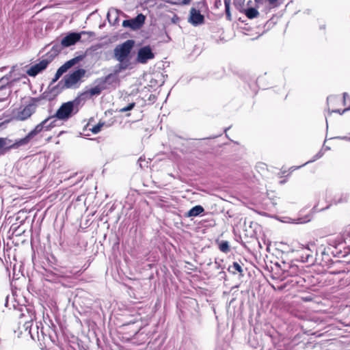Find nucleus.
<instances>
[{"label": "nucleus", "instance_id": "1", "mask_svg": "<svg viewBox=\"0 0 350 350\" xmlns=\"http://www.w3.org/2000/svg\"><path fill=\"white\" fill-rule=\"evenodd\" d=\"M332 307H329V336H336L338 338H329V350H346L349 344L343 340L346 338L344 335L345 330L344 327L346 325L344 324L338 318H335L334 316L338 314L340 308L338 307H334L333 310H331Z\"/></svg>", "mask_w": 350, "mask_h": 350}, {"label": "nucleus", "instance_id": "2", "mask_svg": "<svg viewBox=\"0 0 350 350\" xmlns=\"http://www.w3.org/2000/svg\"><path fill=\"white\" fill-rule=\"evenodd\" d=\"M24 327L25 330H29V333L33 340H35L36 337L38 340L42 341L46 345H49V342L53 345H56L57 341V335L55 329L50 328L49 332L46 334L42 326L40 331V327L38 325L33 328L31 321H26L24 324Z\"/></svg>", "mask_w": 350, "mask_h": 350}, {"label": "nucleus", "instance_id": "3", "mask_svg": "<svg viewBox=\"0 0 350 350\" xmlns=\"http://www.w3.org/2000/svg\"><path fill=\"white\" fill-rule=\"evenodd\" d=\"M77 96L72 100L64 103L55 113L59 120L66 121L73 115L78 113L80 108L83 105Z\"/></svg>", "mask_w": 350, "mask_h": 350}, {"label": "nucleus", "instance_id": "4", "mask_svg": "<svg viewBox=\"0 0 350 350\" xmlns=\"http://www.w3.org/2000/svg\"><path fill=\"white\" fill-rule=\"evenodd\" d=\"M58 119L55 117V115L49 116L40 124L36 125L35 128L31 130L25 137V142L27 144L38 134L42 131H48L51 130L53 128L59 126Z\"/></svg>", "mask_w": 350, "mask_h": 350}, {"label": "nucleus", "instance_id": "5", "mask_svg": "<svg viewBox=\"0 0 350 350\" xmlns=\"http://www.w3.org/2000/svg\"><path fill=\"white\" fill-rule=\"evenodd\" d=\"M85 74V70L83 68H78L72 73L66 75L57 85L63 89L75 88V85L84 77Z\"/></svg>", "mask_w": 350, "mask_h": 350}, {"label": "nucleus", "instance_id": "6", "mask_svg": "<svg viewBox=\"0 0 350 350\" xmlns=\"http://www.w3.org/2000/svg\"><path fill=\"white\" fill-rule=\"evenodd\" d=\"M284 273L286 274V276H291L292 279L288 280L284 284L281 285L278 288L280 290H282L284 288H287L289 290L291 287H295L298 286L301 282L302 278L297 275L298 267L296 265H291L289 266L288 269H284Z\"/></svg>", "mask_w": 350, "mask_h": 350}, {"label": "nucleus", "instance_id": "7", "mask_svg": "<svg viewBox=\"0 0 350 350\" xmlns=\"http://www.w3.org/2000/svg\"><path fill=\"white\" fill-rule=\"evenodd\" d=\"M135 42L133 40H127L122 44L117 45L114 49V57L118 62H122L123 59H128Z\"/></svg>", "mask_w": 350, "mask_h": 350}, {"label": "nucleus", "instance_id": "8", "mask_svg": "<svg viewBox=\"0 0 350 350\" xmlns=\"http://www.w3.org/2000/svg\"><path fill=\"white\" fill-rule=\"evenodd\" d=\"M25 137L16 139L14 142L7 137H0V151L5 152L11 149H16L27 145Z\"/></svg>", "mask_w": 350, "mask_h": 350}, {"label": "nucleus", "instance_id": "9", "mask_svg": "<svg viewBox=\"0 0 350 350\" xmlns=\"http://www.w3.org/2000/svg\"><path fill=\"white\" fill-rule=\"evenodd\" d=\"M94 83L96 85L94 88L82 92L77 96L81 98L80 100L83 105H84L88 98L93 96L99 95L103 90H106L105 86L103 85V83H101L98 79L95 81Z\"/></svg>", "mask_w": 350, "mask_h": 350}, {"label": "nucleus", "instance_id": "10", "mask_svg": "<svg viewBox=\"0 0 350 350\" xmlns=\"http://www.w3.org/2000/svg\"><path fill=\"white\" fill-rule=\"evenodd\" d=\"M154 53L150 46L141 47L137 52L136 61L140 64H146L149 60L154 59Z\"/></svg>", "mask_w": 350, "mask_h": 350}, {"label": "nucleus", "instance_id": "11", "mask_svg": "<svg viewBox=\"0 0 350 350\" xmlns=\"http://www.w3.org/2000/svg\"><path fill=\"white\" fill-rule=\"evenodd\" d=\"M145 22V16L142 14H139L136 17L123 21L122 26L129 27L133 30H136L142 27Z\"/></svg>", "mask_w": 350, "mask_h": 350}, {"label": "nucleus", "instance_id": "12", "mask_svg": "<svg viewBox=\"0 0 350 350\" xmlns=\"http://www.w3.org/2000/svg\"><path fill=\"white\" fill-rule=\"evenodd\" d=\"M50 61L45 59L41 60L39 63L36 64L31 66L27 70V74L30 77H36L39 73L45 70L48 65L49 64Z\"/></svg>", "mask_w": 350, "mask_h": 350}, {"label": "nucleus", "instance_id": "13", "mask_svg": "<svg viewBox=\"0 0 350 350\" xmlns=\"http://www.w3.org/2000/svg\"><path fill=\"white\" fill-rule=\"evenodd\" d=\"M88 32L81 31V33L71 32L67 34L62 39V43L65 47H68L74 45L76 42L80 40L82 34H86Z\"/></svg>", "mask_w": 350, "mask_h": 350}, {"label": "nucleus", "instance_id": "14", "mask_svg": "<svg viewBox=\"0 0 350 350\" xmlns=\"http://www.w3.org/2000/svg\"><path fill=\"white\" fill-rule=\"evenodd\" d=\"M189 22L193 26H198L204 22V16L200 13V10L192 8L190 10Z\"/></svg>", "mask_w": 350, "mask_h": 350}, {"label": "nucleus", "instance_id": "15", "mask_svg": "<svg viewBox=\"0 0 350 350\" xmlns=\"http://www.w3.org/2000/svg\"><path fill=\"white\" fill-rule=\"evenodd\" d=\"M325 123H326V130L327 132L328 131V118L326 116H325ZM327 135V133L326 134V135ZM326 142H327V136L325 137V139L324 140L322 148L313 157V158L312 159L308 161L305 163H304L302 165L297 167V168H299L302 166H304L308 163L314 162L315 161L321 159L323 156V154L325 153L326 150H328V146H325Z\"/></svg>", "mask_w": 350, "mask_h": 350}, {"label": "nucleus", "instance_id": "16", "mask_svg": "<svg viewBox=\"0 0 350 350\" xmlns=\"http://www.w3.org/2000/svg\"><path fill=\"white\" fill-rule=\"evenodd\" d=\"M9 83V78L3 77L0 80V102H2L9 96L10 94V88L7 87Z\"/></svg>", "mask_w": 350, "mask_h": 350}, {"label": "nucleus", "instance_id": "17", "mask_svg": "<svg viewBox=\"0 0 350 350\" xmlns=\"http://www.w3.org/2000/svg\"><path fill=\"white\" fill-rule=\"evenodd\" d=\"M35 111V107L32 105H27L18 112L17 119L19 120H25L29 118Z\"/></svg>", "mask_w": 350, "mask_h": 350}, {"label": "nucleus", "instance_id": "18", "mask_svg": "<svg viewBox=\"0 0 350 350\" xmlns=\"http://www.w3.org/2000/svg\"><path fill=\"white\" fill-rule=\"evenodd\" d=\"M98 79L101 83H103V85L105 86L106 89L108 88V85H112L114 83H117L118 81V75L113 72L110 73L104 77L98 78Z\"/></svg>", "mask_w": 350, "mask_h": 350}, {"label": "nucleus", "instance_id": "19", "mask_svg": "<svg viewBox=\"0 0 350 350\" xmlns=\"http://www.w3.org/2000/svg\"><path fill=\"white\" fill-rule=\"evenodd\" d=\"M297 257L303 262H308L309 258H312V252L308 247H302L300 251H297Z\"/></svg>", "mask_w": 350, "mask_h": 350}, {"label": "nucleus", "instance_id": "20", "mask_svg": "<svg viewBox=\"0 0 350 350\" xmlns=\"http://www.w3.org/2000/svg\"><path fill=\"white\" fill-rule=\"evenodd\" d=\"M239 12L243 13L249 19L255 18L259 15L257 9L253 7H244L243 10Z\"/></svg>", "mask_w": 350, "mask_h": 350}, {"label": "nucleus", "instance_id": "21", "mask_svg": "<svg viewBox=\"0 0 350 350\" xmlns=\"http://www.w3.org/2000/svg\"><path fill=\"white\" fill-rule=\"evenodd\" d=\"M228 271L234 275L239 273L241 276L244 275L243 269L241 265L237 262H234L232 265L229 266Z\"/></svg>", "mask_w": 350, "mask_h": 350}, {"label": "nucleus", "instance_id": "22", "mask_svg": "<svg viewBox=\"0 0 350 350\" xmlns=\"http://www.w3.org/2000/svg\"><path fill=\"white\" fill-rule=\"evenodd\" d=\"M204 212V208L201 205H196L191 208L187 213L186 216L191 217H197L200 215L201 213Z\"/></svg>", "mask_w": 350, "mask_h": 350}, {"label": "nucleus", "instance_id": "23", "mask_svg": "<svg viewBox=\"0 0 350 350\" xmlns=\"http://www.w3.org/2000/svg\"><path fill=\"white\" fill-rule=\"evenodd\" d=\"M109 23L115 25L118 23V14L117 10L111 9L108 11L107 15Z\"/></svg>", "mask_w": 350, "mask_h": 350}, {"label": "nucleus", "instance_id": "24", "mask_svg": "<svg viewBox=\"0 0 350 350\" xmlns=\"http://www.w3.org/2000/svg\"><path fill=\"white\" fill-rule=\"evenodd\" d=\"M81 59V57H75L65 62L62 66H60V68H63L64 71L66 72L69 68L78 63Z\"/></svg>", "mask_w": 350, "mask_h": 350}, {"label": "nucleus", "instance_id": "25", "mask_svg": "<svg viewBox=\"0 0 350 350\" xmlns=\"http://www.w3.org/2000/svg\"><path fill=\"white\" fill-rule=\"evenodd\" d=\"M139 338L140 343H144L148 339V334H145L144 331H142V329H139L134 335V338Z\"/></svg>", "mask_w": 350, "mask_h": 350}, {"label": "nucleus", "instance_id": "26", "mask_svg": "<svg viewBox=\"0 0 350 350\" xmlns=\"http://www.w3.org/2000/svg\"><path fill=\"white\" fill-rule=\"evenodd\" d=\"M312 219L310 215H306L304 217H297V219H292L291 223L294 224H305L310 221Z\"/></svg>", "mask_w": 350, "mask_h": 350}, {"label": "nucleus", "instance_id": "27", "mask_svg": "<svg viewBox=\"0 0 350 350\" xmlns=\"http://www.w3.org/2000/svg\"><path fill=\"white\" fill-rule=\"evenodd\" d=\"M219 249L221 252L224 253H228L230 252V245L229 243L227 241H222L219 244Z\"/></svg>", "mask_w": 350, "mask_h": 350}, {"label": "nucleus", "instance_id": "28", "mask_svg": "<svg viewBox=\"0 0 350 350\" xmlns=\"http://www.w3.org/2000/svg\"><path fill=\"white\" fill-rule=\"evenodd\" d=\"M225 12H226V18L228 21H230L232 20V16L230 13V0H225Z\"/></svg>", "mask_w": 350, "mask_h": 350}, {"label": "nucleus", "instance_id": "29", "mask_svg": "<svg viewBox=\"0 0 350 350\" xmlns=\"http://www.w3.org/2000/svg\"><path fill=\"white\" fill-rule=\"evenodd\" d=\"M64 47L65 46H63L62 41H61L60 42L55 43L53 45V46L51 48V51L53 53L54 55H57L59 53H60L62 51V50Z\"/></svg>", "mask_w": 350, "mask_h": 350}, {"label": "nucleus", "instance_id": "30", "mask_svg": "<svg viewBox=\"0 0 350 350\" xmlns=\"http://www.w3.org/2000/svg\"><path fill=\"white\" fill-rule=\"evenodd\" d=\"M245 0H234L233 4L237 10L241 11L245 7Z\"/></svg>", "mask_w": 350, "mask_h": 350}, {"label": "nucleus", "instance_id": "31", "mask_svg": "<svg viewBox=\"0 0 350 350\" xmlns=\"http://www.w3.org/2000/svg\"><path fill=\"white\" fill-rule=\"evenodd\" d=\"M65 72L64 71L63 68H59L53 77V79H52L51 82V85L53 84V83H55L60 77Z\"/></svg>", "mask_w": 350, "mask_h": 350}, {"label": "nucleus", "instance_id": "32", "mask_svg": "<svg viewBox=\"0 0 350 350\" xmlns=\"http://www.w3.org/2000/svg\"><path fill=\"white\" fill-rule=\"evenodd\" d=\"M326 27L327 25L325 23H323V24L319 23L318 29V33L319 36H326Z\"/></svg>", "mask_w": 350, "mask_h": 350}, {"label": "nucleus", "instance_id": "33", "mask_svg": "<svg viewBox=\"0 0 350 350\" xmlns=\"http://www.w3.org/2000/svg\"><path fill=\"white\" fill-rule=\"evenodd\" d=\"M104 124H105L104 122H99L97 124H96L95 126H94L90 130L94 134L98 133L100 131L101 128L103 126Z\"/></svg>", "mask_w": 350, "mask_h": 350}, {"label": "nucleus", "instance_id": "34", "mask_svg": "<svg viewBox=\"0 0 350 350\" xmlns=\"http://www.w3.org/2000/svg\"><path fill=\"white\" fill-rule=\"evenodd\" d=\"M135 106V103H131L129 105H127L126 107H124L120 109L119 111L122 112V113L129 111L132 110Z\"/></svg>", "mask_w": 350, "mask_h": 350}, {"label": "nucleus", "instance_id": "35", "mask_svg": "<svg viewBox=\"0 0 350 350\" xmlns=\"http://www.w3.org/2000/svg\"><path fill=\"white\" fill-rule=\"evenodd\" d=\"M191 0H178V1H167L171 4L187 5L190 3Z\"/></svg>", "mask_w": 350, "mask_h": 350}, {"label": "nucleus", "instance_id": "36", "mask_svg": "<svg viewBox=\"0 0 350 350\" xmlns=\"http://www.w3.org/2000/svg\"><path fill=\"white\" fill-rule=\"evenodd\" d=\"M120 62L119 64L122 66V68L124 70H126L129 67L130 61L129 59H123L122 62Z\"/></svg>", "mask_w": 350, "mask_h": 350}, {"label": "nucleus", "instance_id": "37", "mask_svg": "<svg viewBox=\"0 0 350 350\" xmlns=\"http://www.w3.org/2000/svg\"><path fill=\"white\" fill-rule=\"evenodd\" d=\"M46 280L51 281V282H56L57 280V277L55 274L53 273H49L46 275Z\"/></svg>", "mask_w": 350, "mask_h": 350}, {"label": "nucleus", "instance_id": "38", "mask_svg": "<svg viewBox=\"0 0 350 350\" xmlns=\"http://www.w3.org/2000/svg\"><path fill=\"white\" fill-rule=\"evenodd\" d=\"M122 70H124L122 69V66L120 64H118L115 66L113 72L116 75H118V74L120 73Z\"/></svg>", "mask_w": 350, "mask_h": 350}, {"label": "nucleus", "instance_id": "39", "mask_svg": "<svg viewBox=\"0 0 350 350\" xmlns=\"http://www.w3.org/2000/svg\"><path fill=\"white\" fill-rule=\"evenodd\" d=\"M314 299L312 295H306V296H301V299L303 301H305V302H308V301H312Z\"/></svg>", "mask_w": 350, "mask_h": 350}, {"label": "nucleus", "instance_id": "40", "mask_svg": "<svg viewBox=\"0 0 350 350\" xmlns=\"http://www.w3.org/2000/svg\"><path fill=\"white\" fill-rule=\"evenodd\" d=\"M348 98H349L348 94L347 93H344L343 94V103H344L345 105L346 100H347V99H348Z\"/></svg>", "mask_w": 350, "mask_h": 350}, {"label": "nucleus", "instance_id": "41", "mask_svg": "<svg viewBox=\"0 0 350 350\" xmlns=\"http://www.w3.org/2000/svg\"><path fill=\"white\" fill-rule=\"evenodd\" d=\"M342 202V198H340L338 200H333L332 201V203H334V204H337L340 203Z\"/></svg>", "mask_w": 350, "mask_h": 350}, {"label": "nucleus", "instance_id": "42", "mask_svg": "<svg viewBox=\"0 0 350 350\" xmlns=\"http://www.w3.org/2000/svg\"><path fill=\"white\" fill-rule=\"evenodd\" d=\"M221 5V0H217L215 1V5L218 8L219 5Z\"/></svg>", "mask_w": 350, "mask_h": 350}, {"label": "nucleus", "instance_id": "43", "mask_svg": "<svg viewBox=\"0 0 350 350\" xmlns=\"http://www.w3.org/2000/svg\"><path fill=\"white\" fill-rule=\"evenodd\" d=\"M334 138L335 137H329V139H334ZM338 138H339V137ZM340 139H342L350 141V137H340Z\"/></svg>", "mask_w": 350, "mask_h": 350}, {"label": "nucleus", "instance_id": "44", "mask_svg": "<svg viewBox=\"0 0 350 350\" xmlns=\"http://www.w3.org/2000/svg\"><path fill=\"white\" fill-rule=\"evenodd\" d=\"M332 112L333 113H339L340 114L343 113L342 111L340 112V109H336V110H332Z\"/></svg>", "mask_w": 350, "mask_h": 350}, {"label": "nucleus", "instance_id": "45", "mask_svg": "<svg viewBox=\"0 0 350 350\" xmlns=\"http://www.w3.org/2000/svg\"><path fill=\"white\" fill-rule=\"evenodd\" d=\"M349 110H350V105L348 107H347L345 109H343L342 110V113H345V111H349Z\"/></svg>", "mask_w": 350, "mask_h": 350}, {"label": "nucleus", "instance_id": "46", "mask_svg": "<svg viewBox=\"0 0 350 350\" xmlns=\"http://www.w3.org/2000/svg\"><path fill=\"white\" fill-rule=\"evenodd\" d=\"M219 275H221V277H223L224 275H225V272L224 271H221L219 272Z\"/></svg>", "mask_w": 350, "mask_h": 350}, {"label": "nucleus", "instance_id": "47", "mask_svg": "<svg viewBox=\"0 0 350 350\" xmlns=\"http://www.w3.org/2000/svg\"><path fill=\"white\" fill-rule=\"evenodd\" d=\"M327 208H328V205H327V206H325L324 208H322L321 209V211L324 210V209H327Z\"/></svg>", "mask_w": 350, "mask_h": 350}, {"label": "nucleus", "instance_id": "48", "mask_svg": "<svg viewBox=\"0 0 350 350\" xmlns=\"http://www.w3.org/2000/svg\"><path fill=\"white\" fill-rule=\"evenodd\" d=\"M217 136H218V135H217V136H213V137H208V139H214V138L217 137Z\"/></svg>", "mask_w": 350, "mask_h": 350}, {"label": "nucleus", "instance_id": "49", "mask_svg": "<svg viewBox=\"0 0 350 350\" xmlns=\"http://www.w3.org/2000/svg\"><path fill=\"white\" fill-rule=\"evenodd\" d=\"M228 128L225 129H224V132L226 133V132L227 131V130H228Z\"/></svg>", "mask_w": 350, "mask_h": 350}, {"label": "nucleus", "instance_id": "50", "mask_svg": "<svg viewBox=\"0 0 350 350\" xmlns=\"http://www.w3.org/2000/svg\"><path fill=\"white\" fill-rule=\"evenodd\" d=\"M326 102L328 103V97L326 98Z\"/></svg>", "mask_w": 350, "mask_h": 350}, {"label": "nucleus", "instance_id": "51", "mask_svg": "<svg viewBox=\"0 0 350 350\" xmlns=\"http://www.w3.org/2000/svg\"><path fill=\"white\" fill-rule=\"evenodd\" d=\"M2 124H3L2 122L0 123V126H1Z\"/></svg>", "mask_w": 350, "mask_h": 350}]
</instances>
